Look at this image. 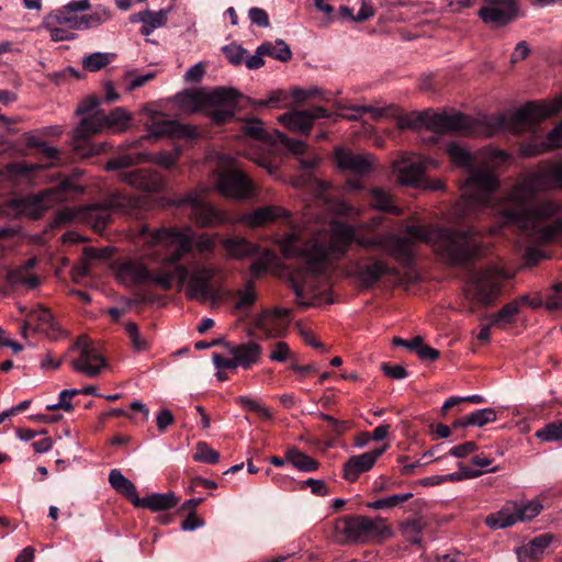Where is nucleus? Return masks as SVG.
I'll list each match as a JSON object with an SVG mask.
<instances>
[{
    "instance_id": "1",
    "label": "nucleus",
    "mask_w": 562,
    "mask_h": 562,
    "mask_svg": "<svg viewBox=\"0 0 562 562\" xmlns=\"http://www.w3.org/2000/svg\"><path fill=\"white\" fill-rule=\"evenodd\" d=\"M138 237L148 247H162L171 252L165 256L157 268L150 267L145 257H124L112 263V270L121 280L130 281H211L216 270L203 263H194L191 269L180 260L192 248L190 229L179 231L160 227L150 231L147 225L138 229Z\"/></svg>"
},
{
    "instance_id": "2",
    "label": "nucleus",
    "mask_w": 562,
    "mask_h": 562,
    "mask_svg": "<svg viewBox=\"0 0 562 562\" xmlns=\"http://www.w3.org/2000/svg\"><path fill=\"white\" fill-rule=\"evenodd\" d=\"M561 108L562 99L555 100L550 105L528 102L509 115L501 114L486 116L481 120L471 119L459 112L435 113L424 111L415 113L412 117L402 121L401 127L414 130L425 127L427 131L434 132L437 135L460 133L470 136L491 137L506 130L520 133L557 113Z\"/></svg>"
},
{
    "instance_id": "3",
    "label": "nucleus",
    "mask_w": 562,
    "mask_h": 562,
    "mask_svg": "<svg viewBox=\"0 0 562 562\" xmlns=\"http://www.w3.org/2000/svg\"><path fill=\"white\" fill-rule=\"evenodd\" d=\"M406 233L407 237H392L389 241L390 251L403 263L412 261L415 241L430 245L443 260L453 265L465 263L482 254V245L471 231L408 225Z\"/></svg>"
},
{
    "instance_id": "4",
    "label": "nucleus",
    "mask_w": 562,
    "mask_h": 562,
    "mask_svg": "<svg viewBox=\"0 0 562 562\" xmlns=\"http://www.w3.org/2000/svg\"><path fill=\"white\" fill-rule=\"evenodd\" d=\"M447 153L456 166L469 172L461 187V201L456 211V215L465 217L491 203L499 186L498 176L492 162H504L509 156L504 150L494 149L488 154V161L474 165L471 153L456 143L449 144Z\"/></svg>"
},
{
    "instance_id": "5",
    "label": "nucleus",
    "mask_w": 562,
    "mask_h": 562,
    "mask_svg": "<svg viewBox=\"0 0 562 562\" xmlns=\"http://www.w3.org/2000/svg\"><path fill=\"white\" fill-rule=\"evenodd\" d=\"M353 227L336 225L331 234L318 233L304 238L301 232L292 231L279 237L276 243L284 258H301L314 276L324 273L331 261L338 259L349 243L356 239Z\"/></svg>"
},
{
    "instance_id": "6",
    "label": "nucleus",
    "mask_w": 562,
    "mask_h": 562,
    "mask_svg": "<svg viewBox=\"0 0 562 562\" xmlns=\"http://www.w3.org/2000/svg\"><path fill=\"white\" fill-rule=\"evenodd\" d=\"M177 291L183 292L190 300L210 303L232 304L234 310L248 313L258 299L255 283H176Z\"/></svg>"
},
{
    "instance_id": "7",
    "label": "nucleus",
    "mask_w": 562,
    "mask_h": 562,
    "mask_svg": "<svg viewBox=\"0 0 562 562\" xmlns=\"http://www.w3.org/2000/svg\"><path fill=\"white\" fill-rule=\"evenodd\" d=\"M240 93L232 88H216L212 91L186 90L176 95L179 108L187 112L207 111L211 120L222 125L235 114Z\"/></svg>"
},
{
    "instance_id": "8",
    "label": "nucleus",
    "mask_w": 562,
    "mask_h": 562,
    "mask_svg": "<svg viewBox=\"0 0 562 562\" xmlns=\"http://www.w3.org/2000/svg\"><path fill=\"white\" fill-rule=\"evenodd\" d=\"M562 190V159L542 161L538 168L527 175L522 181L512 189V198L516 204L504 211L509 218L524 217V203L530 202L541 191Z\"/></svg>"
},
{
    "instance_id": "9",
    "label": "nucleus",
    "mask_w": 562,
    "mask_h": 562,
    "mask_svg": "<svg viewBox=\"0 0 562 562\" xmlns=\"http://www.w3.org/2000/svg\"><path fill=\"white\" fill-rule=\"evenodd\" d=\"M387 531L381 517L344 516L335 524V535L340 543H367Z\"/></svg>"
},
{
    "instance_id": "10",
    "label": "nucleus",
    "mask_w": 562,
    "mask_h": 562,
    "mask_svg": "<svg viewBox=\"0 0 562 562\" xmlns=\"http://www.w3.org/2000/svg\"><path fill=\"white\" fill-rule=\"evenodd\" d=\"M135 200L123 193L111 194L103 203L80 207L79 221L90 225L100 233L112 218L113 211L127 212L135 205Z\"/></svg>"
},
{
    "instance_id": "11",
    "label": "nucleus",
    "mask_w": 562,
    "mask_h": 562,
    "mask_svg": "<svg viewBox=\"0 0 562 562\" xmlns=\"http://www.w3.org/2000/svg\"><path fill=\"white\" fill-rule=\"evenodd\" d=\"M70 350L78 352L70 362L71 368L88 378L98 376L108 367L105 358L88 336H79Z\"/></svg>"
},
{
    "instance_id": "12",
    "label": "nucleus",
    "mask_w": 562,
    "mask_h": 562,
    "mask_svg": "<svg viewBox=\"0 0 562 562\" xmlns=\"http://www.w3.org/2000/svg\"><path fill=\"white\" fill-rule=\"evenodd\" d=\"M438 167V162L429 157L420 155H408L393 164L394 172L397 175V180L404 186L419 188L425 181L424 173Z\"/></svg>"
},
{
    "instance_id": "13",
    "label": "nucleus",
    "mask_w": 562,
    "mask_h": 562,
    "mask_svg": "<svg viewBox=\"0 0 562 562\" xmlns=\"http://www.w3.org/2000/svg\"><path fill=\"white\" fill-rule=\"evenodd\" d=\"M292 321V311L284 307L263 310L254 318V326L260 330L266 338L283 337Z\"/></svg>"
},
{
    "instance_id": "14",
    "label": "nucleus",
    "mask_w": 562,
    "mask_h": 562,
    "mask_svg": "<svg viewBox=\"0 0 562 562\" xmlns=\"http://www.w3.org/2000/svg\"><path fill=\"white\" fill-rule=\"evenodd\" d=\"M502 293V283H464L462 288V295L471 313L493 306Z\"/></svg>"
},
{
    "instance_id": "15",
    "label": "nucleus",
    "mask_w": 562,
    "mask_h": 562,
    "mask_svg": "<svg viewBox=\"0 0 562 562\" xmlns=\"http://www.w3.org/2000/svg\"><path fill=\"white\" fill-rule=\"evenodd\" d=\"M528 203L529 202L524 203V210H525L524 217H521L520 220L509 218L508 216L505 215L504 211L506 209L513 207L516 204V201L512 198V192H510L507 201L501 203L497 207V211L507 222L516 223L520 226H527V224L529 222H533V221L548 220V218L554 216L555 214H558L560 211V205L552 200H546V201L539 202L531 210H529L527 207Z\"/></svg>"
},
{
    "instance_id": "16",
    "label": "nucleus",
    "mask_w": 562,
    "mask_h": 562,
    "mask_svg": "<svg viewBox=\"0 0 562 562\" xmlns=\"http://www.w3.org/2000/svg\"><path fill=\"white\" fill-rule=\"evenodd\" d=\"M215 186L225 196L245 199L250 195L252 182L245 172L232 168L218 173Z\"/></svg>"
},
{
    "instance_id": "17",
    "label": "nucleus",
    "mask_w": 562,
    "mask_h": 562,
    "mask_svg": "<svg viewBox=\"0 0 562 562\" xmlns=\"http://www.w3.org/2000/svg\"><path fill=\"white\" fill-rule=\"evenodd\" d=\"M301 307H317L335 302L329 283H291Z\"/></svg>"
},
{
    "instance_id": "18",
    "label": "nucleus",
    "mask_w": 562,
    "mask_h": 562,
    "mask_svg": "<svg viewBox=\"0 0 562 562\" xmlns=\"http://www.w3.org/2000/svg\"><path fill=\"white\" fill-rule=\"evenodd\" d=\"M178 205H189L191 207L190 215L200 226L217 225L227 220L224 213L205 203L198 192L188 193L178 202Z\"/></svg>"
},
{
    "instance_id": "19",
    "label": "nucleus",
    "mask_w": 562,
    "mask_h": 562,
    "mask_svg": "<svg viewBox=\"0 0 562 562\" xmlns=\"http://www.w3.org/2000/svg\"><path fill=\"white\" fill-rule=\"evenodd\" d=\"M26 317L27 319L22 329L24 336H26L29 328L45 334L52 340H57L66 335L65 330L55 322L50 311L41 304L31 310Z\"/></svg>"
},
{
    "instance_id": "20",
    "label": "nucleus",
    "mask_w": 562,
    "mask_h": 562,
    "mask_svg": "<svg viewBox=\"0 0 562 562\" xmlns=\"http://www.w3.org/2000/svg\"><path fill=\"white\" fill-rule=\"evenodd\" d=\"M518 14L516 0H486L479 10V16L486 24L505 26Z\"/></svg>"
},
{
    "instance_id": "21",
    "label": "nucleus",
    "mask_w": 562,
    "mask_h": 562,
    "mask_svg": "<svg viewBox=\"0 0 562 562\" xmlns=\"http://www.w3.org/2000/svg\"><path fill=\"white\" fill-rule=\"evenodd\" d=\"M329 116L330 113L327 109L315 105L306 110H295L284 113L279 117V122L292 132L308 135L315 120Z\"/></svg>"
},
{
    "instance_id": "22",
    "label": "nucleus",
    "mask_w": 562,
    "mask_h": 562,
    "mask_svg": "<svg viewBox=\"0 0 562 562\" xmlns=\"http://www.w3.org/2000/svg\"><path fill=\"white\" fill-rule=\"evenodd\" d=\"M337 167L345 172L363 176L371 171L374 158L367 153H356L349 148L337 147L334 151Z\"/></svg>"
},
{
    "instance_id": "23",
    "label": "nucleus",
    "mask_w": 562,
    "mask_h": 562,
    "mask_svg": "<svg viewBox=\"0 0 562 562\" xmlns=\"http://www.w3.org/2000/svg\"><path fill=\"white\" fill-rule=\"evenodd\" d=\"M91 8L89 0L71 1L59 10L52 12L45 20L46 25H65L68 29L83 30L82 15L79 12L87 11Z\"/></svg>"
},
{
    "instance_id": "24",
    "label": "nucleus",
    "mask_w": 562,
    "mask_h": 562,
    "mask_svg": "<svg viewBox=\"0 0 562 562\" xmlns=\"http://www.w3.org/2000/svg\"><path fill=\"white\" fill-rule=\"evenodd\" d=\"M117 178L120 181L146 192H160L165 188L162 176L150 169L122 171Z\"/></svg>"
},
{
    "instance_id": "25",
    "label": "nucleus",
    "mask_w": 562,
    "mask_h": 562,
    "mask_svg": "<svg viewBox=\"0 0 562 562\" xmlns=\"http://www.w3.org/2000/svg\"><path fill=\"white\" fill-rule=\"evenodd\" d=\"M196 134V130L191 125L180 124L166 119L162 114H156L151 117L149 134L146 137L193 138Z\"/></svg>"
},
{
    "instance_id": "26",
    "label": "nucleus",
    "mask_w": 562,
    "mask_h": 562,
    "mask_svg": "<svg viewBox=\"0 0 562 562\" xmlns=\"http://www.w3.org/2000/svg\"><path fill=\"white\" fill-rule=\"evenodd\" d=\"M519 305L525 304L531 308L544 306L548 310L562 308V283H551L544 293L537 292L533 295L524 294L519 296Z\"/></svg>"
},
{
    "instance_id": "27",
    "label": "nucleus",
    "mask_w": 562,
    "mask_h": 562,
    "mask_svg": "<svg viewBox=\"0 0 562 562\" xmlns=\"http://www.w3.org/2000/svg\"><path fill=\"white\" fill-rule=\"evenodd\" d=\"M384 451L385 447L350 457L344 465V477L349 482H355L361 473L369 471L374 465Z\"/></svg>"
},
{
    "instance_id": "28",
    "label": "nucleus",
    "mask_w": 562,
    "mask_h": 562,
    "mask_svg": "<svg viewBox=\"0 0 562 562\" xmlns=\"http://www.w3.org/2000/svg\"><path fill=\"white\" fill-rule=\"evenodd\" d=\"M227 349L228 353L234 356L237 367L245 370L257 364L262 356V347L254 340L238 345L227 344Z\"/></svg>"
},
{
    "instance_id": "29",
    "label": "nucleus",
    "mask_w": 562,
    "mask_h": 562,
    "mask_svg": "<svg viewBox=\"0 0 562 562\" xmlns=\"http://www.w3.org/2000/svg\"><path fill=\"white\" fill-rule=\"evenodd\" d=\"M103 128H105V114L102 111H95L83 116L75 130V148L79 150L81 144H85L91 135L101 132Z\"/></svg>"
},
{
    "instance_id": "30",
    "label": "nucleus",
    "mask_w": 562,
    "mask_h": 562,
    "mask_svg": "<svg viewBox=\"0 0 562 562\" xmlns=\"http://www.w3.org/2000/svg\"><path fill=\"white\" fill-rule=\"evenodd\" d=\"M290 213L281 206L269 205L258 207L251 213L245 214L243 223L249 227L262 226L276 221L277 218H289Z\"/></svg>"
},
{
    "instance_id": "31",
    "label": "nucleus",
    "mask_w": 562,
    "mask_h": 562,
    "mask_svg": "<svg viewBox=\"0 0 562 562\" xmlns=\"http://www.w3.org/2000/svg\"><path fill=\"white\" fill-rule=\"evenodd\" d=\"M551 542V536L540 535L517 549L519 562H539Z\"/></svg>"
},
{
    "instance_id": "32",
    "label": "nucleus",
    "mask_w": 562,
    "mask_h": 562,
    "mask_svg": "<svg viewBox=\"0 0 562 562\" xmlns=\"http://www.w3.org/2000/svg\"><path fill=\"white\" fill-rule=\"evenodd\" d=\"M132 297L128 299V304H160V295L155 292L151 286L154 283H131ZM162 290H170L173 283H158Z\"/></svg>"
},
{
    "instance_id": "33",
    "label": "nucleus",
    "mask_w": 562,
    "mask_h": 562,
    "mask_svg": "<svg viewBox=\"0 0 562 562\" xmlns=\"http://www.w3.org/2000/svg\"><path fill=\"white\" fill-rule=\"evenodd\" d=\"M277 255L270 250H263L251 263L250 269L255 278L274 276L280 270Z\"/></svg>"
},
{
    "instance_id": "34",
    "label": "nucleus",
    "mask_w": 562,
    "mask_h": 562,
    "mask_svg": "<svg viewBox=\"0 0 562 562\" xmlns=\"http://www.w3.org/2000/svg\"><path fill=\"white\" fill-rule=\"evenodd\" d=\"M223 248L234 259H244L259 252V247L244 237L224 239Z\"/></svg>"
},
{
    "instance_id": "35",
    "label": "nucleus",
    "mask_w": 562,
    "mask_h": 562,
    "mask_svg": "<svg viewBox=\"0 0 562 562\" xmlns=\"http://www.w3.org/2000/svg\"><path fill=\"white\" fill-rule=\"evenodd\" d=\"M135 499L137 502L136 507L149 508L153 512L170 509L178 503V498L173 492L164 494L154 493L146 497Z\"/></svg>"
},
{
    "instance_id": "36",
    "label": "nucleus",
    "mask_w": 562,
    "mask_h": 562,
    "mask_svg": "<svg viewBox=\"0 0 562 562\" xmlns=\"http://www.w3.org/2000/svg\"><path fill=\"white\" fill-rule=\"evenodd\" d=\"M562 145V124L555 126L547 135V142H541L533 145H528L522 148V154L526 157H532L547 153L553 148Z\"/></svg>"
},
{
    "instance_id": "37",
    "label": "nucleus",
    "mask_w": 562,
    "mask_h": 562,
    "mask_svg": "<svg viewBox=\"0 0 562 562\" xmlns=\"http://www.w3.org/2000/svg\"><path fill=\"white\" fill-rule=\"evenodd\" d=\"M517 509L514 503L506 504L501 510L486 517L485 524L493 529H503L518 522Z\"/></svg>"
},
{
    "instance_id": "38",
    "label": "nucleus",
    "mask_w": 562,
    "mask_h": 562,
    "mask_svg": "<svg viewBox=\"0 0 562 562\" xmlns=\"http://www.w3.org/2000/svg\"><path fill=\"white\" fill-rule=\"evenodd\" d=\"M359 281H376L391 272V269L381 260L367 259L358 263Z\"/></svg>"
},
{
    "instance_id": "39",
    "label": "nucleus",
    "mask_w": 562,
    "mask_h": 562,
    "mask_svg": "<svg viewBox=\"0 0 562 562\" xmlns=\"http://www.w3.org/2000/svg\"><path fill=\"white\" fill-rule=\"evenodd\" d=\"M109 483L113 490L136 505L137 502L135 498H139L136 486L131 480L125 477L120 470L113 469L110 471Z\"/></svg>"
},
{
    "instance_id": "40",
    "label": "nucleus",
    "mask_w": 562,
    "mask_h": 562,
    "mask_svg": "<svg viewBox=\"0 0 562 562\" xmlns=\"http://www.w3.org/2000/svg\"><path fill=\"white\" fill-rule=\"evenodd\" d=\"M169 10H159L157 12L144 10L137 13V21L143 22L140 33L149 35L154 30L161 27L167 22Z\"/></svg>"
},
{
    "instance_id": "41",
    "label": "nucleus",
    "mask_w": 562,
    "mask_h": 562,
    "mask_svg": "<svg viewBox=\"0 0 562 562\" xmlns=\"http://www.w3.org/2000/svg\"><path fill=\"white\" fill-rule=\"evenodd\" d=\"M518 313V301H512L505 304L498 312L490 315L491 325L496 328L506 329L516 322Z\"/></svg>"
},
{
    "instance_id": "42",
    "label": "nucleus",
    "mask_w": 562,
    "mask_h": 562,
    "mask_svg": "<svg viewBox=\"0 0 562 562\" xmlns=\"http://www.w3.org/2000/svg\"><path fill=\"white\" fill-rule=\"evenodd\" d=\"M113 252L114 248L112 247H85L82 251L81 265L78 267L79 274H86L93 262L106 260L112 257Z\"/></svg>"
},
{
    "instance_id": "43",
    "label": "nucleus",
    "mask_w": 562,
    "mask_h": 562,
    "mask_svg": "<svg viewBox=\"0 0 562 562\" xmlns=\"http://www.w3.org/2000/svg\"><path fill=\"white\" fill-rule=\"evenodd\" d=\"M426 527V520L422 517H414L402 521L400 525V531L408 542L417 544L420 543L423 531Z\"/></svg>"
},
{
    "instance_id": "44",
    "label": "nucleus",
    "mask_w": 562,
    "mask_h": 562,
    "mask_svg": "<svg viewBox=\"0 0 562 562\" xmlns=\"http://www.w3.org/2000/svg\"><path fill=\"white\" fill-rule=\"evenodd\" d=\"M370 203L374 209L395 215L401 214V209L394 205L391 194L385 190L374 188L370 191Z\"/></svg>"
},
{
    "instance_id": "45",
    "label": "nucleus",
    "mask_w": 562,
    "mask_h": 562,
    "mask_svg": "<svg viewBox=\"0 0 562 562\" xmlns=\"http://www.w3.org/2000/svg\"><path fill=\"white\" fill-rule=\"evenodd\" d=\"M131 119V114L124 108H115L105 114V128L114 133H123L128 128Z\"/></svg>"
},
{
    "instance_id": "46",
    "label": "nucleus",
    "mask_w": 562,
    "mask_h": 562,
    "mask_svg": "<svg viewBox=\"0 0 562 562\" xmlns=\"http://www.w3.org/2000/svg\"><path fill=\"white\" fill-rule=\"evenodd\" d=\"M285 460L303 472H314L319 467V463L315 459L301 452L296 448H291L286 451Z\"/></svg>"
},
{
    "instance_id": "47",
    "label": "nucleus",
    "mask_w": 562,
    "mask_h": 562,
    "mask_svg": "<svg viewBox=\"0 0 562 562\" xmlns=\"http://www.w3.org/2000/svg\"><path fill=\"white\" fill-rule=\"evenodd\" d=\"M258 53L271 56L283 63L292 58V52L283 40H277L274 44L270 42L262 43L258 46Z\"/></svg>"
},
{
    "instance_id": "48",
    "label": "nucleus",
    "mask_w": 562,
    "mask_h": 562,
    "mask_svg": "<svg viewBox=\"0 0 562 562\" xmlns=\"http://www.w3.org/2000/svg\"><path fill=\"white\" fill-rule=\"evenodd\" d=\"M149 160V155L146 153L138 154H124L114 158H111L106 165V170H117L137 165L143 161Z\"/></svg>"
},
{
    "instance_id": "49",
    "label": "nucleus",
    "mask_w": 562,
    "mask_h": 562,
    "mask_svg": "<svg viewBox=\"0 0 562 562\" xmlns=\"http://www.w3.org/2000/svg\"><path fill=\"white\" fill-rule=\"evenodd\" d=\"M114 55L108 53H92L82 59V67L91 72L99 71L113 60Z\"/></svg>"
},
{
    "instance_id": "50",
    "label": "nucleus",
    "mask_w": 562,
    "mask_h": 562,
    "mask_svg": "<svg viewBox=\"0 0 562 562\" xmlns=\"http://www.w3.org/2000/svg\"><path fill=\"white\" fill-rule=\"evenodd\" d=\"M514 504L516 505L519 521H526L535 518L541 513L543 508L539 499H532L529 502L521 503L514 502Z\"/></svg>"
},
{
    "instance_id": "51",
    "label": "nucleus",
    "mask_w": 562,
    "mask_h": 562,
    "mask_svg": "<svg viewBox=\"0 0 562 562\" xmlns=\"http://www.w3.org/2000/svg\"><path fill=\"white\" fill-rule=\"evenodd\" d=\"M125 331L130 338L132 348L136 352H142L148 349V340L139 333L138 326L134 322L125 324Z\"/></svg>"
},
{
    "instance_id": "52",
    "label": "nucleus",
    "mask_w": 562,
    "mask_h": 562,
    "mask_svg": "<svg viewBox=\"0 0 562 562\" xmlns=\"http://www.w3.org/2000/svg\"><path fill=\"white\" fill-rule=\"evenodd\" d=\"M413 497L412 493H404V494H394L384 498L376 499L374 502H370L367 504V506L371 509H387L393 508L409 498Z\"/></svg>"
},
{
    "instance_id": "53",
    "label": "nucleus",
    "mask_w": 562,
    "mask_h": 562,
    "mask_svg": "<svg viewBox=\"0 0 562 562\" xmlns=\"http://www.w3.org/2000/svg\"><path fill=\"white\" fill-rule=\"evenodd\" d=\"M516 277V270L506 268L501 265H492L485 270V274L481 281H498L508 280Z\"/></svg>"
},
{
    "instance_id": "54",
    "label": "nucleus",
    "mask_w": 562,
    "mask_h": 562,
    "mask_svg": "<svg viewBox=\"0 0 562 562\" xmlns=\"http://www.w3.org/2000/svg\"><path fill=\"white\" fill-rule=\"evenodd\" d=\"M496 418L497 414L494 408H482L468 414V423H470L471 426L477 427H483L488 423H493Z\"/></svg>"
},
{
    "instance_id": "55",
    "label": "nucleus",
    "mask_w": 562,
    "mask_h": 562,
    "mask_svg": "<svg viewBox=\"0 0 562 562\" xmlns=\"http://www.w3.org/2000/svg\"><path fill=\"white\" fill-rule=\"evenodd\" d=\"M110 16V11L106 8L97 7L92 13L82 15L83 30L99 26L108 21Z\"/></svg>"
},
{
    "instance_id": "56",
    "label": "nucleus",
    "mask_w": 562,
    "mask_h": 562,
    "mask_svg": "<svg viewBox=\"0 0 562 562\" xmlns=\"http://www.w3.org/2000/svg\"><path fill=\"white\" fill-rule=\"evenodd\" d=\"M459 472L449 473L442 476L443 482H458L467 479H475L483 474L482 470L474 469L462 463H458Z\"/></svg>"
},
{
    "instance_id": "57",
    "label": "nucleus",
    "mask_w": 562,
    "mask_h": 562,
    "mask_svg": "<svg viewBox=\"0 0 562 562\" xmlns=\"http://www.w3.org/2000/svg\"><path fill=\"white\" fill-rule=\"evenodd\" d=\"M194 460L207 464H215L220 460V454L206 442H198L194 453Z\"/></svg>"
},
{
    "instance_id": "58",
    "label": "nucleus",
    "mask_w": 562,
    "mask_h": 562,
    "mask_svg": "<svg viewBox=\"0 0 562 562\" xmlns=\"http://www.w3.org/2000/svg\"><path fill=\"white\" fill-rule=\"evenodd\" d=\"M269 359L274 362H285L291 360L292 363L295 359V353L285 341H278L273 345Z\"/></svg>"
},
{
    "instance_id": "59",
    "label": "nucleus",
    "mask_w": 562,
    "mask_h": 562,
    "mask_svg": "<svg viewBox=\"0 0 562 562\" xmlns=\"http://www.w3.org/2000/svg\"><path fill=\"white\" fill-rule=\"evenodd\" d=\"M536 436L543 441L562 440V420L547 425L538 430Z\"/></svg>"
},
{
    "instance_id": "60",
    "label": "nucleus",
    "mask_w": 562,
    "mask_h": 562,
    "mask_svg": "<svg viewBox=\"0 0 562 562\" xmlns=\"http://www.w3.org/2000/svg\"><path fill=\"white\" fill-rule=\"evenodd\" d=\"M80 209L65 207L55 214L53 226L58 227L75 220L79 221Z\"/></svg>"
},
{
    "instance_id": "61",
    "label": "nucleus",
    "mask_w": 562,
    "mask_h": 562,
    "mask_svg": "<svg viewBox=\"0 0 562 562\" xmlns=\"http://www.w3.org/2000/svg\"><path fill=\"white\" fill-rule=\"evenodd\" d=\"M243 132L255 139H267V133L262 127V122L257 119L248 121L243 126Z\"/></svg>"
},
{
    "instance_id": "62",
    "label": "nucleus",
    "mask_w": 562,
    "mask_h": 562,
    "mask_svg": "<svg viewBox=\"0 0 562 562\" xmlns=\"http://www.w3.org/2000/svg\"><path fill=\"white\" fill-rule=\"evenodd\" d=\"M181 150L180 148H175L171 151H162L157 155V158L155 159V162L162 166L166 169L171 168L176 165L180 157Z\"/></svg>"
},
{
    "instance_id": "63",
    "label": "nucleus",
    "mask_w": 562,
    "mask_h": 562,
    "mask_svg": "<svg viewBox=\"0 0 562 562\" xmlns=\"http://www.w3.org/2000/svg\"><path fill=\"white\" fill-rule=\"evenodd\" d=\"M223 52H224L225 56L227 57V59L233 65H239L244 60V56L247 50L245 48H243L241 46L231 44V45L224 46Z\"/></svg>"
},
{
    "instance_id": "64",
    "label": "nucleus",
    "mask_w": 562,
    "mask_h": 562,
    "mask_svg": "<svg viewBox=\"0 0 562 562\" xmlns=\"http://www.w3.org/2000/svg\"><path fill=\"white\" fill-rule=\"evenodd\" d=\"M49 29L50 37L55 42L60 41H69L75 37V34L72 33L71 29H68L65 25H46Z\"/></svg>"
}]
</instances>
